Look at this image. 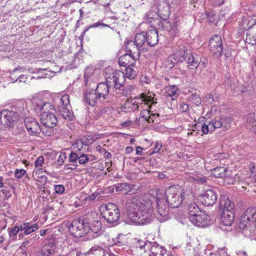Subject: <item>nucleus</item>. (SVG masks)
I'll return each mask as SVG.
<instances>
[{
	"label": "nucleus",
	"mask_w": 256,
	"mask_h": 256,
	"mask_svg": "<svg viewBox=\"0 0 256 256\" xmlns=\"http://www.w3.org/2000/svg\"><path fill=\"white\" fill-rule=\"evenodd\" d=\"M102 207L105 208L102 214V217L108 223L112 224L114 226L117 225L120 216V212L118 206L114 204L108 202L102 205Z\"/></svg>",
	"instance_id": "4"
},
{
	"label": "nucleus",
	"mask_w": 256,
	"mask_h": 256,
	"mask_svg": "<svg viewBox=\"0 0 256 256\" xmlns=\"http://www.w3.org/2000/svg\"><path fill=\"white\" fill-rule=\"evenodd\" d=\"M157 16L158 14L156 12L150 10L146 13L144 18L148 23L155 22L158 24V28L164 29V23Z\"/></svg>",
	"instance_id": "23"
},
{
	"label": "nucleus",
	"mask_w": 256,
	"mask_h": 256,
	"mask_svg": "<svg viewBox=\"0 0 256 256\" xmlns=\"http://www.w3.org/2000/svg\"><path fill=\"white\" fill-rule=\"evenodd\" d=\"M65 190L64 186L62 184H58L54 186V192L58 194H62Z\"/></svg>",
	"instance_id": "55"
},
{
	"label": "nucleus",
	"mask_w": 256,
	"mask_h": 256,
	"mask_svg": "<svg viewBox=\"0 0 256 256\" xmlns=\"http://www.w3.org/2000/svg\"><path fill=\"white\" fill-rule=\"evenodd\" d=\"M12 108L11 112L14 114L18 120L19 117L26 116L28 112L26 102L22 100L18 101L12 105Z\"/></svg>",
	"instance_id": "17"
},
{
	"label": "nucleus",
	"mask_w": 256,
	"mask_h": 256,
	"mask_svg": "<svg viewBox=\"0 0 256 256\" xmlns=\"http://www.w3.org/2000/svg\"><path fill=\"white\" fill-rule=\"evenodd\" d=\"M199 200L203 205L213 206L217 200L216 192L212 188H204L199 196Z\"/></svg>",
	"instance_id": "7"
},
{
	"label": "nucleus",
	"mask_w": 256,
	"mask_h": 256,
	"mask_svg": "<svg viewBox=\"0 0 256 256\" xmlns=\"http://www.w3.org/2000/svg\"><path fill=\"white\" fill-rule=\"evenodd\" d=\"M166 200L164 198H156V210L158 214L157 219L160 222H164L170 218L169 215V208L168 204H166Z\"/></svg>",
	"instance_id": "5"
},
{
	"label": "nucleus",
	"mask_w": 256,
	"mask_h": 256,
	"mask_svg": "<svg viewBox=\"0 0 256 256\" xmlns=\"http://www.w3.org/2000/svg\"><path fill=\"white\" fill-rule=\"evenodd\" d=\"M166 202L172 208H178L183 201V195L180 188L176 186L168 187L165 190Z\"/></svg>",
	"instance_id": "2"
},
{
	"label": "nucleus",
	"mask_w": 256,
	"mask_h": 256,
	"mask_svg": "<svg viewBox=\"0 0 256 256\" xmlns=\"http://www.w3.org/2000/svg\"><path fill=\"white\" fill-rule=\"evenodd\" d=\"M220 220L225 226H230L233 223L234 220V211H220Z\"/></svg>",
	"instance_id": "26"
},
{
	"label": "nucleus",
	"mask_w": 256,
	"mask_h": 256,
	"mask_svg": "<svg viewBox=\"0 0 256 256\" xmlns=\"http://www.w3.org/2000/svg\"><path fill=\"white\" fill-rule=\"evenodd\" d=\"M146 42L147 44L150 46H156L158 40V32L156 28L151 27L146 32Z\"/></svg>",
	"instance_id": "20"
},
{
	"label": "nucleus",
	"mask_w": 256,
	"mask_h": 256,
	"mask_svg": "<svg viewBox=\"0 0 256 256\" xmlns=\"http://www.w3.org/2000/svg\"><path fill=\"white\" fill-rule=\"evenodd\" d=\"M202 133L204 134H206L208 132H210L208 124L205 123L202 125Z\"/></svg>",
	"instance_id": "62"
},
{
	"label": "nucleus",
	"mask_w": 256,
	"mask_h": 256,
	"mask_svg": "<svg viewBox=\"0 0 256 256\" xmlns=\"http://www.w3.org/2000/svg\"><path fill=\"white\" fill-rule=\"evenodd\" d=\"M54 252V246L52 244L44 246L42 249V253L44 256H50Z\"/></svg>",
	"instance_id": "40"
},
{
	"label": "nucleus",
	"mask_w": 256,
	"mask_h": 256,
	"mask_svg": "<svg viewBox=\"0 0 256 256\" xmlns=\"http://www.w3.org/2000/svg\"><path fill=\"white\" fill-rule=\"evenodd\" d=\"M100 26H108L106 24H103L102 22H97L94 23L92 25H90L86 29L84 30V32H86L89 28H96Z\"/></svg>",
	"instance_id": "56"
},
{
	"label": "nucleus",
	"mask_w": 256,
	"mask_h": 256,
	"mask_svg": "<svg viewBox=\"0 0 256 256\" xmlns=\"http://www.w3.org/2000/svg\"><path fill=\"white\" fill-rule=\"evenodd\" d=\"M190 221L198 226L204 227L209 224L210 216L204 212L200 211L194 217H190Z\"/></svg>",
	"instance_id": "15"
},
{
	"label": "nucleus",
	"mask_w": 256,
	"mask_h": 256,
	"mask_svg": "<svg viewBox=\"0 0 256 256\" xmlns=\"http://www.w3.org/2000/svg\"><path fill=\"white\" fill-rule=\"evenodd\" d=\"M106 84L107 86L110 88L112 86L114 87V85L115 84V82L114 81V74H112L109 77H108L106 79Z\"/></svg>",
	"instance_id": "54"
},
{
	"label": "nucleus",
	"mask_w": 256,
	"mask_h": 256,
	"mask_svg": "<svg viewBox=\"0 0 256 256\" xmlns=\"http://www.w3.org/2000/svg\"><path fill=\"white\" fill-rule=\"evenodd\" d=\"M90 216L89 224H88V227L90 228V232L92 231L94 233L97 234L102 228L100 216L94 212H92Z\"/></svg>",
	"instance_id": "14"
},
{
	"label": "nucleus",
	"mask_w": 256,
	"mask_h": 256,
	"mask_svg": "<svg viewBox=\"0 0 256 256\" xmlns=\"http://www.w3.org/2000/svg\"><path fill=\"white\" fill-rule=\"evenodd\" d=\"M26 173V171L24 169H16L14 172V176L18 179H20L24 176Z\"/></svg>",
	"instance_id": "53"
},
{
	"label": "nucleus",
	"mask_w": 256,
	"mask_h": 256,
	"mask_svg": "<svg viewBox=\"0 0 256 256\" xmlns=\"http://www.w3.org/2000/svg\"><path fill=\"white\" fill-rule=\"evenodd\" d=\"M192 179L195 182L199 184H206L208 180H209L206 176H203L202 174H198L192 177Z\"/></svg>",
	"instance_id": "46"
},
{
	"label": "nucleus",
	"mask_w": 256,
	"mask_h": 256,
	"mask_svg": "<svg viewBox=\"0 0 256 256\" xmlns=\"http://www.w3.org/2000/svg\"><path fill=\"white\" fill-rule=\"evenodd\" d=\"M140 248H143L145 251L146 250H150L154 256H164L167 254L166 250L156 242H146L143 246H141Z\"/></svg>",
	"instance_id": "12"
},
{
	"label": "nucleus",
	"mask_w": 256,
	"mask_h": 256,
	"mask_svg": "<svg viewBox=\"0 0 256 256\" xmlns=\"http://www.w3.org/2000/svg\"><path fill=\"white\" fill-rule=\"evenodd\" d=\"M245 218L244 216H241L238 226L246 237L254 238V236L256 234L255 228L254 226H251L252 223Z\"/></svg>",
	"instance_id": "9"
},
{
	"label": "nucleus",
	"mask_w": 256,
	"mask_h": 256,
	"mask_svg": "<svg viewBox=\"0 0 256 256\" xmlns=\"http://www.w3.org/2000/svg\"><path fill=\"white\" fill-rule=\"evenodd\" d=\"M246 42L252 45H254L256 44V36H252L248 32L246 35Z\"/></svg>",
	"instance_id": "51"
},
{
	"label": "nucleus",
	"mask_w": 256,
	"mask_h": 256,
	"mask_svg": "<svg viewBox=\"0 0 256 256\" xmlns=\"http://www.w3.org/2000/svg\"><path fill=\"white\" fill-rule=\"evenodd\" d=\"M139 98H140V100H138L140 102V104L144 102L146 104H147L149 108H151L152 106H150V104L152 103V104H156V99L154 98H151L150 96H148L144 95V94H140V97Z\"/></svg>",
	"instance_id": "36"
},
{
	"label": "nucleus",
	"mask_w": 256,
	"mask_h": 256,
	"mask_svg": "<svg viewBox=\"0 0 256 256\" xmlns=\"http://www.w3.org/2000/svg\"><path fill=\"white\" fill-rule=\"evenodd\" d=\"M140 47L138 46L132 40H128L126 43V49L127 54L132 55L134 58L138 60L140 58Z\"/></svg>",
	"instance_id": "19"
},
{
	"label": "nucleus",
	"mask_w": 256,
	"mask_h": 256,
	"mask_svg": "<svg viewBox=\"0 0 256 256\" xmlns=\"http://www.w3.org/2000/svg\"><path fill=\"white\" fill-rule=\"evenodd\" d=\"M109 87L105 82L99 83L94 90L98 96L99 101L102 102L109 103L112 101L109 94Z\"/></svg>",
	"instance_id": "11"
},
{
	"label": "nucleus",
	"mask_w": 256,
	"mask_h": 256,
	"mask_svg": "<svg viewBox=\"0 0 256 256\" xmlns=\"http://www.w3.org/2000/svg\"><path fill=\"white\" fill-rule=\"evenodd\" d=\"M60 103L59 111L60 115L66 120H72L74 118V114L70 104L69 96L68 94L63 95L60 99Z\"/></svg>",
	"instance_id": "6"
},
{
	"label": "nucleus",
	"mask_w": 256,
	"mask_h": 256,
	"mask_svg": "<svg viewBox=\"0 0 256 256\" xmlns=\"http://www.w3.org/2000/svg\"><path fill=\"white\" fill-rule=\"evenodd\" d=\"M146 32H143L137 34L135 36L134 40L133 41L138 46L142 48L146 42Z\"/></svg>",
	"instance_id": "39"
},
{
	"label": "nucleus",
	"mask_w": 256,
	"mask_h": 256,
	"mask_svg": "<svg viewBox=\"0 0 256 256\" xmlns=\"http://www.w3.org/2000/svg\"><path fill=\"white\" fill-rule=\"evenodd\" d=\"M140 98H135L133 99H128L122 106L121 108L126 112H130L138 110Z\"/></svg>",
	"instance_id": "18"
},
{
	"label": "nucleus",
	"mask_w": 256,
	"mask_h": 256,
	"mask_svg": "<svg viewBox=\"0 0 256 256\" xmlns=\"http://www.w3.org/2000/svg\"><path fill=\"white\" fill-rule=\"evenodd\" d=\"M186 58L184 62H186L188 68L194 70L198 66L200 60L197 55L194 56L190 50L188 54L186 55Z\"/></svg>",
	"instance_id": "22"
},
{
	"label": "nucleus",
	"mask_w": 256,
	"mask_h": 256,
	"mask_svg": "<svg viewBox=\"0 0 256 256\" xmlns=\"http://www.w3.org/2000/svg\"><path fill=\"white\" fill-rule=\"evenodd\" d=\"M84 99L88 104L92 106H94L97 100H99L98 96L94 89L90 91L87 90L85 92Z\"/></svg>",
	"instance_id": "24"
},
{
	"label": "nucleus",
	"mask_w": 256,
	"mask_h": 256,
	"mask_svg": "<svg viewBox=\"0 0 256 256\" xmlns=\"http://www.w3.org/2000/svg\"><path fill=\"white\" fill-rule=\"evenodd\" d=\"M212 174L216 178H224L226 174L230 173V172L224 166H218L212 170Z\"/></svg>",
	"instance_id": "30"
},
{
	"label": "nucleus",
	"mask_w": 256,
	"mask_h": 256,
	"mask_svg": "<svg viewBox=\"0 0 256 256\" xmlns=\"http://www.w3.org/2000/svg\"><path fill=\"white\" fill-rule=\"evenodd\" d=\"M231 172L229 174H226V176L223 179L224 182L228 184H234L237 180L238 176L237 174L235 175L234 176H231Z\"/></svg>",
	"instance_id": "45"
},
{
	"label": "nucleus",
	"mask_w": 256,
	"mask_h": 256,
	"mask_svg": "<svg viewBox=\"0 0 256 256\" xmlns=\"http://www.w3.org/2000/svg\"><path fill=\"white\" fill-rule=\"evenodd\" d=\"M188 109V105L183 102L180 104V110L182 112H186Z\"/></svg>",
	"instance_id": "60"
},
{
	"label": "nucleus",
	"mask_w": 256,
	"mask_h": 256,
	"mask_svg": "<svg viewBox=\"0 0 256 256\" xmlns=\"http://www.w3.org/2000/svg\"><path fill=\"white\" fill-rule=\"evenodd\" d=\"M166 28L173 36H175L178 32V22H174L172 26L170 25L168 21L166 22Z\"/></svg>",
	"instance_id": "41"
},
{
	"label": "nucleus",
	"mask_w": 256,
	"mask_h": 256,
	"mask_svg": "<svg viewBox=\"0 0 256 256\" xmlns=\"http://www.w3.org/2000/svg\"><path fill=\"white\" fill-rule=\"evenodd\" d=\"M190 50H186L185 48H180L178 52H176L172 56L174 58L176 62H183L186 60V55L188 54V53Z\"/></svg>",
	"instance_id": "32"
},
{
	"label": "nucleus",
	"mask_w": 256,
	"mask_h": 256,
	"mask_svg": "<svg viewBox=\"0 0 256 256\" xmlns=\"http://www.w3.org/2000/svg\"><path fill=\"white\" fill-rule=\"evenodd\" d=\"M88 224H89L88 218L74 220L69 226L68 229L74 237H82L90 232V228Z\"/></svg>",
	"instance_id": "3"
},
{
	"label": "nucleus",
	"mask_w": 256,
	"mask_h": 256,
	"mask_svg": "<svg viewBox=\"0 0 256 256\" xmlns=\"http://www.w3.org/2000/svg\"><path fill=\"white\" fill-rule=\"evenodd\" d=\"M66 156L65 153H60L59 155L58 158V164L59 165H62L63 164L64 160L66 159Z\"/></svg>",
	"instance_id": "58"
},
{
	"label": "nucleus",
	"mask_w": 256,
	"mask_h": 256,
	"mask_svg": "<svg viewBox=\"0 0 256 256\" xmlns=\"http://www.w3.org/2000/svg\"><path fill=\"white\" fill-rule=\"evenodd\" d=\"M128 216L134 223L146 224L150 222L152 216V206L151 202L132 198L126 203Z\"/></svg>",
	"instance_id": "1"
},
{
	"label": "nucleus",
	"mask_w": 256,
	"mask_h": 256,
	"mask_svg": "<svg viewBox=\"0 0 256 256\" xmlns=\"http://www.w3.org/2000/svg\"><path fill=\"white\" fill-rule=\"evenodd\" d=\"M189 98L192 102L196 106H198L201 104V98L196 93L192 94L190 96Z\"/></svg>",
	"instance_id": "48"
},
{
	"label": "nucleus",
	"mask_w": 256,
	"mask_h": 256,
	"mask_svg": "<svg viewBox=\"0 0 256 256\" xmlns=\"http://www.w3.org/2000/svg\"><path fill=\"white\" fill-rule=\"evenodd\" d=\"M40 120L43 126L48 128H53L57 124V118L54 112H42Z\"/></svg>",
	"instance_id": "16"
},
{
	"label": "nucleus",
	"mask_w": 256,
	"mask_h": 256,
	"mask_svg": "<svg viewBox=\"0 0 256 256\" xmlns=\"http://www.w3.org/2000/svg\"><path fill=\"white\" fill-rule=\"evenodd\" d=\"M22 225H20V226H15L12 228H8V232L9 233V235L10 237L12 236H14L17 234L20 231L22 230Z\"/></svg>",
	"instance_id": "49"
},
{
	"label": "nucleus",
	"mask_w": 256,
	"mask_h": 256,
	"mask_svg": "<svg viewBox=\"0 0 256 256\" xmlns=\"http://www.w3.org/2000/svg\"><path fill=\"white\" fill-rule=\"evenodd\" d=\"M136 60L137 59L134 58L132 55L126 53L119 58L118 63L120 66H134Z\"/></svg>",
	"instance_id": "27"
},
{
	"label": "nucleus",
	"mask_w": 256,
	"mask_h": 256,
	"mask_svg": "<svg viewBox=\"0 0 256 256\" xmlns=\"http://www.w3.org/2000/svg\"><path fill=\"white\" fill-rule=\"evenodd\" d=\"M41 128H42V131L46 136H50L51 134H52L54 133V131L52 129V128H49L50 130H48V129L47 130L46 128H48L45 127V126L44 128L42 127H41Z\"/></svg>",
	"instance_id": "59"
},
{
	"label": "nucleus",
	"mask_w": 256,
	"mask_h": 256,
	"mask_svg": "<svg viewBox=\"0 0 256 256\" xmlns=\"http://www.w3.org/2000/svg\"><path fill=\"white\" fill-rule=\"evenodd\" d=\"M188 211L189 218L194 217L200 212L198 206L196 203H190L188 204Z\"/></svg>",
	"instance_id": "42"
},
{
	"label": "nucleus",
	"mask_w": 256,
	"mask_h": 256,
	"mask_svg": "<svg viewBox=\"0 0 256 256\" xmlns=\"http://www.w3.org/2000/svg\"><path fill=\"white\" fill-rule=\"evenodd\" d=\"M209 46L215 57L219 58L223 52L222 42L221 37L217 34L210 38Z\"/></svg>",
	"instance_id": "10"
},
{
	"label": "nucleus",
	"mask_w": 256,
	"mask_h": 256,
	"mask_svg": "<svg viewBox=\"0 0 256 256\" xmlns=\"http://www.w3.org/2000/svg\"><path fill=\"white\" fill-rule=\"evenodd\" d=\"M250 170L252 174L256 175V166L254 164H251L250 165Z\"/></svg>",
	"instance_id": "64"
},
{
	"label": "nucleus",
	"mask_w": 256,
	"mask_h": 256,
	"mask_svg": "<svg viewBox=\"0 0 256 256\" xmlns=\"http://www.w3.org/2000/svg\"><path fill=\"white\" fill-rule=\"evenodd\" d=\"M18 120L14 114L8 110H2L0 112V126L4 128L12 127Z\"/></svg>",
	"instance_id": "8"
},
{
	"label": "nucleus",
	"mask_w": 256,
	"mask_h": 256,
	"mask_svg": "<svg viewBox=\"0 0 256 256\" xmlns=\"http://www.w3.org/2000/svg\"><path fill=\"white\" fill-rule=\"evenodd\" d=\"M166 96L171 98L172 100H174L178 96V88L175 85L168 86L166 88Z\"/></svg>",
	"instance_id": "34"
},
{
	"label": "nucleus",
	"mask_w": 256,
	"mask_h": 256,
	"mask_svg": "<svg viewBox=\"0 0 256 256\" xmlns=\"http://www.w3.org/2000/svg\"><path fill=\"white\" fill-rule=\"evenodd\" d=\"M134 66H127L126 69V76L130 79H134L137 76V72L134 68H132Z\"/></svg>",
	"instance_id": "44"
},
{
	"label": "nucleus",
	"mask_w": 256,
	"mask_h": 256,
	"mask_svg": "<svg viewBox=\"0 0 256 256\" xmlns=\"http://www.w3.org/2000/svg\"><path fill=\"white\" fill-rule=\"evenodd\" d=\"M132 188V185L126 182L118 184L116 186V191H120L124 194H128Z\"/></svg>",
	"instance_id": "35"
},
{
	"label": "nucleus",
	"mask_w": 256,
	"mask_h": 256,
	"mask_svg": "<svg viewBox=\"0 0 256 256\" xmlns=\"http://www.w3.org/2000/svg\"><path fill=\"white\" fill-rule=\"evenodd\" d=\"M220 211H234V203L226 195H221L220 200Z\"/></svg>",
	"instance_id": "21"
},
{
	"label": "nucleus",
	"mask_w": 256,
	"mask_h": 256,
	"mask_svg": "<svg viewBox=\"0 0 256 256\" xmlns=\"http://www.w3.org/2000/svg\"><path fill=\"white\" fill-rule=\"evenodd\" d=\"M90 159L88 157V155L83 154L82 152H80L78 158V163L80 164H86Z\"/></svg>",
	"instance_id": "50"
},
{
	"label": "nucleus",
	"mask_w": 256,
	"mask_h": 256,
	"mask_svg": "<svg viewBox=\"0 0 256 256\" xmlns=\"http://www.w3.org/2000/svg\"><path fill=\"white\" fill-rule=\"evenodd\" d=\"M44 158L42 156H40L36 159V160L34 162V165L36 167H38L42 166V165L44 164Z\"/></svg>",
	"instance_id": "57"
},
{
	"label": "nucleus",
	"mask_w": 256,
	"mask_h": 256,
	"mask_svg": "<svg viewBox=\"0 0 256 256\" xmlns=\"http://www.w3.org/2000/svg\"><path fill=\"white\" fill-rule=\"evenodd\" d=\"M245 218L253 223L256 219V208H249L246 209L242 215Z\"/></svg>",
	"instance_id": "33"
},
{
	"label": "nucleus",
	"mask_w": 256,
	"mask_h": 256,
	"mask_svg": "<svg viewBox=\"0 0 256 256\" xmlns=\"http://www.w3.org/2000/svg\"><path fill=\"white\" fill-rule=\"evenodd\" d=\"M162 144L160 142H156L155 144V146L154 149L152 153H157L160 151V148H162Z\"/></svg>",
	"instance_id": "61"
},
{
	"label": "nucleus",
	"mask_w": 256,
	"mask_h": 256,
	"mask_svg": "<svg viewBox=\"0 0 256 256\" xmlns=\"http://www.w3.org/2000/svg\"><path fill=\"white\" fill-rule=\"evenodd\" d=\"M96 138L92 135H87L83 136L82 138L78 140V144H84V146H88L92 144Z\"/></svg>",
	"instance_id": "38"
},
{
	"label": "nucleus",
	"mask_w": 256,
	"mask_h": 256,
	"mask_svg": "<svg viewBox=\"0 0 256 256\" xmlns=\"http://www.w3.org/2000/svg\"><path fill=\"white\" fill-rule=\"evenodd\" d=\"M36 109L42 112H54L55 111L54 106L50 102H44L38 100L36 103Z\"/></svg>",
	"instance_id": "25"
},
{
	"label": "nucleus",
	"mask_w": 256,
	"mask_h": 256,
	"mask_svg": "<svg viewBox=\"0 0 256 256\" xmlns=\"http://www.w3.org/2000/svg\"><path fill=\"white\" fill-rule=\"evenodd\" d=\"M139 98H140V100H138L140 102V104L144 102L146 104H147L149 108H151L152 106H150V104L152 103V104H156V99L154 98H151L150 96H148L144 95V94H140V97Z\"/></svg>",
	"instance_id": "37"
},
{
	"label": "nucleus",
	"mask_w": 256,
	"mask_h": 256,
	"mask_svg": "<svg viewBox=\"0 0 256 256\" xmlns=\"http://www.w3.org/2000/svg\"><path fill=\"white\" fill-rule=\"evenodd\" d=\"M115 84L114 88L116 89H120L123 86L125 80L124 74L120 70H116L113 72Z\"/></svg>",
	"instance_id": "28"
},
{
	"label": "nucleus",
	"mask_w": 256,
	"mask_h": 256,
	"mask_svg": "<svg viewBox=\"0 0 256 256\" xmlns=\"http://www.w3.org/2000/svg\"><path fill=\"white\" fill-rule=\"evenodd\" d=\"M160 114H151L150 116H148V118L146 120L148 123H152L154 122V118L156 116H159Z\"/></svg>",
	"instance_id": "63"
},
{
	"label": "nucleus",
	"mask_w": 256,
	"mask_h": 256,
	"mask_svg": "<svg viewBox=\"0 0 256 256\" xmlns=\"http://www.w3.org/2000/svg\"><path fill=\"white\" fill-rule=\"evenodd\" d=\"M80 149L76 150L74 152H71L68 156V160L70 162H73V166H78L77 161L78 160Z\"/></svg>",
	"instance_id": "43"
},
{
	"label": "nucleus",
	"mask_w": 256,
	"mask_h": 256,
	"mask_svg": "<svg viewBox=\"0 0 256 256\" xmlns=\"http://www.w3.org/2000/svg\"><path fill=\"white\" fill-rule=\"evenodd\" d=\"M156 14L162 20L166 21L168 19L170 15L168 6L166 4H164V5L162 6L160 5Z\"/></svg>",
	"instance_id": "29"
},
{
	"label": "nucleus",
	"mask_w": 256,
	"mask_h": 256,
	"mask_svg": "<svg viewBox=\"0 0 256 256\" xmlns=\"http://www.w3.org/2000/svg\"><path fill=\"white\" fill-rule=\"evenodd\" d=\"M26 128L30 135H36L42 132L38 121L32 117H28L24 120Z\"/></svg>",
	"instance_id": "13"
},
{
	"label": "nucleus",
	"mask_w": 256,
	"mask_h": 256,
	"mask_svg": "<svg viewBox=\"0 0 256 256\" xmlns=\"http://www.w3.org/2000/svg\"><path fill=\"white\" fill-rule=\"evenodd\" d=\"M212 122L214 124V126L215 129L222 127L224 130H227L230 127V126H227L226 125H225L223 121L212 120Z\"/></svg>",
	"instance_id": "52"
},
{
	"label": "nucleus",
	"mask_w": 256,
	"mask_h": 256,
	"mask_svg": "<svg viewBox=\"0 0 256 256\" xmlns=\"http://www.w3.org/2000/svg\"><path fill=\"white\" fill-rule=\"evenodd\" d=\"M94 70L92 68L88 67L85 70L84 72V84L85 85L88 84V79L92 76Z\"/></svg>",
	"instance_id": "47"
},
{
	"label": "nucleus",
	"mask_w": 256,
	"mask_h": 256,
	"mask_svg": "<svg viewBox=\"0 0 256 256\" xmlns=\"http://www.w3.org/2000/svg\"><path fill=\"white\" fill-rule=\"evenodd\" d=\"M22 226V230L24 231V232L20 234L19 237L23 236L24 234H29L38 228V225L36 224H32L30 223L26 222L24 223Z\"/></svg>",
	"instance_id": "31"
}]
</instances>
